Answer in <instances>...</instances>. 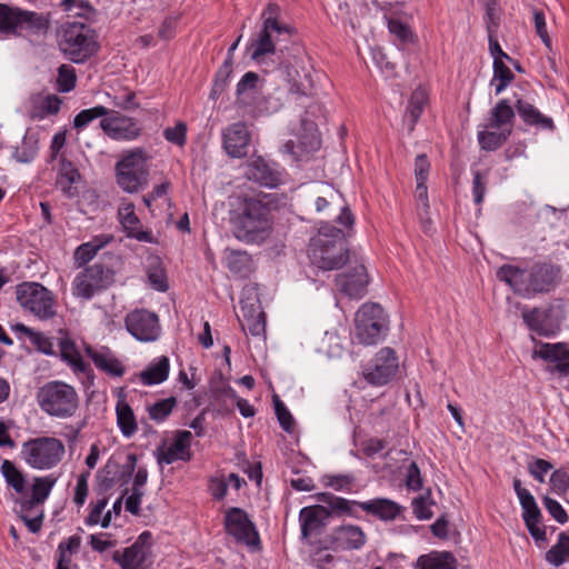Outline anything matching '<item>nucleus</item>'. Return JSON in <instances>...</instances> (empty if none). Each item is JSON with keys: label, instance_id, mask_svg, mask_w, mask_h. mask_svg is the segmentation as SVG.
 Wrapping results in <instances>:
<instances>
[{"label": "nucleus", "instance_id": "nucleus-1", "mask_svg": "<svg viewBox=\"0 0 569 569\" xmlns=\"http://www.w3.org/2000/svg\"><path fill=\"white\" fill-rule=\"evenodd\" d=\"M273 197L269 193L240 194L231 203L229 222L236 239L261 244L273 231Z\"/></svg>", "mask_w": 569, "mask_h": 569}, {"label": "nucleus", "instance_id": "nucleus-2", "mask_svg": "<svg viewBox=\"0 0 569 569\" xmlns=\"http://www.w3.org/2000/svg\"><path fill=\"white\" fill-rule=\"evenodd\" d=\"M560 274V267L551 262H536L528 272L512 264H502L497 270V278L522 297L550 292L558 284Z\"/></svg>", "mask_w": 569, "mask_h": 569}, {"label": "nucleus", "instance_id": "nucleus-3", "mask_svg": "<svg viewBox=\"0 0 569 569\" xmlns=\"http://www.w3.org/2000/svg\"><path fill=\"white\" fill-rule=\"evenodd\" d=\"M308 253L312 264L321 270L342 268L350 258L345 231L329 222L322 223L310 240Z\"/></svg>", "mask_w": 569, "mask_h": 569}, {"label": "nucleus", "instance_id": "nucleus-4", "mask_svg": "<svg viewBox=\"0 0 569 569\" xmlns=\"http://www.w3.org/2000/svg\"><path fill=\"white\" fill-rule=\"evenodd\" d=\"M99 34L84 22H66L58 34V46L64 58L72 63L83 64L100 51Z\"/></svg>", "mask_w": 569, "mask_h": 569}, {"label": "nucleus", "instance_id": "nucleus-5", "mask_svg": "<svg viewBox=\"0 0 569 569\" xmlns=\"http://www.w3.org/2000/svg\"><path fill=\"white\" fill-rule=\"evenodd\" d=\"M38 405L49 416L66 419L77 412L79 396L72 386L53 380L39 389Z\"/></svg>", "mask_w": 569, "mask_h": 569}, {"label": "nucleus", "instance_id": "nucleus-6", "mask_svg": "<svg viewBox=\"0 0 569 569\" xmlns=\"http://www.w3.org/2000/svg\"><path fill=\"white\" fill-rule=\"evenodd\" d=\"M389 331V320L383 308L376 302L363 303L355 317V333L359 343L377 345Z\"/></svg>", "mask_w": 569, "mask_h": 569}, {"label": "nucleus", "instance_id": "nucleus-7", "mask_svg": "<svg viewBox=\"0 0 569 569\" xmlns=\"http://www.w3.org/2000/svg\"><path fill=\"white\" fill-rule=\"evenodd\" d=\"M150 157L142 149H134L124 154L116 164L117 183L128 193L143 190L149 182Z\"/></svg>", "mask_w": 569, "mask_h": 569}, {"label": "nucleus", "instance_id": "nucleus-8", "mask_svg": "<svg viewBox=\"0 0 569 569\" xmlns=\"http://www.w3.org/2000/svg\"><path fill=\"white\" fill-rule=\"evenodd\" d=\"M114 272L102 263H93L77 274L72 283L73 295L86 300L113 282Z\"/></svg>", "mask_w": 569, "mask_h": 569}, {"label": "nucleus", "instance_id": "nucleus-9", "mask_svg": "<svg viewBox=\"0 0 569 569\" xmlns=\"http://www.w3.org/2000/svg\"><path fill=\"white\" fill-rule=\"evenodd\" d=\"M398 368L399 362L396 351L390 347H385L363 366L362 376L369 385L381 387L395 377Z\"/></svg>", "mask_w": 569, "mask_h": 569}, {"label": "nucleus", "instance_id": "nucleus-10", "mask_svg": "<svg viewBox=\"0 0 569 569\" xmlns=\"http://www.w3.org/2000/svg\"><path fill=\"white\" fill-rule=\"evenodd\" d=\"M223 527L226 532L233 537L237 542L248 546L260 545L256 525L250 520L248 513L239 507H231L227 510Z\"/></svg>", "mask_w": 569, "mask_h": 569}, {"label": "nucleus", "instance_id": "nucleus-11", "mask_svg": "<svg viewBox=\"0 0 569 569\" xmlns=\"http://www.w3.org/2000/svg\"><path fill=\"white\" fill-rule=\"evenodd\" d=\"M151 532L143 531L137 540L120 553L114 551L112 559L120 565L121 569H149L151 557Z\"/></svg>", "mask_w": 569, "mask_h": 569}, {"label": "nucleus", "instance_id": "nucleus-12", "mask_svg": "<svg viewBox=\"0 0 569 569\" xmlns=\"http://www.w3.org/2000/svg\"><path fill=\"white\" fill-rule=\"evenodd\" d=\"M244 176L260 187L276 189L283 183L284 169L278 162L259 156L246 164Z\"/></svg>", "mask_w": 569, "mask_h": 569}, {"label": "nucleus", "instance_id": "nucleus-13", "mask_svg": "<svg viewBox=\"0 0 569 569\" xmlns=\"http://www.w3.org/2000/svg\"><path fill=\"white\" fill-rule=\"evenodd\" d=\"M124 325L128 332L141 342H152L160 337L159 317L147 309L130 311L126 316Z\"/></svg>", "mask_w": 569, "mask_h": 569}, {"label": "nucleus", "instance_id": "nucleus-14", "mask_svg": "<svg viewBox=\"0 0 569 569\" xmlns=\"http://www.w3.org/2000/svg\"><path fill=\"white\" fill-rule=\"evenodd\" d=\"M32 28H36V12L0 3V33L2 36L18 37Z\"/></svg>", "mask_w": 569, "mask_h": 569}, {"label": "nucleus", "instance_id": "nucleus-15", "mask_svg": "<svg viewBox=\"0 0 569 569\" xmlns=\"http://www.w3.org/2000/svg\"><path fill=\"white\" fill-rule=\"evenodd\" d=\"M323 542V548L335 552L359 550L366 545L367 536L359 526L343 525L335 528Z\"/></svg>", "mask_w": 569, "mask_h": 569}, {"label": "nucleus", "instance_id": "nucleus-16", "mask_svg": "<svg viewBox=\"0 0 569 569\" xmlns=\"http://www.w3.org/2000/svg\"><path fill=\"white\" fill-rule=\"evenodd\" d=\"M292 30H282L262 26L256 39L251 40V59L261 63L267 54H273L277 50V42L288 40Z\"/></svg>", "mask_w": 569, "mask_h": 569}, {"label": "nucleus", "instance_id": "nucleus-17", "mask_svg": "<svg viewBox=\"0 0 569 569\" xmlns=\"http://www.w3.org/2000/svg\"><path fill=\"white\" fill-rule=\"evenodd\" d=\"M368 273L362 263L350 267L348 271L338 273L335 279L337 289L349 298L360 299L367 292Z\"/></svg>", "mask_w": 569, "mask_h": 569}, {"label": "nucleus", "instance_id": "nucleus-18", "mask_svg": "<svg viewBox=\"0 0 569 569\" xmlns=\"http://www.w3.org/2000/svg\"><path fill=\"white\" fill-rule=\"evenodd\" d=\"M118 219L127 238L139 242L158 243L151 229H142L140 218L134 212L132 202H122L118 208Z\"/></svg>", "mask_w": 569, "mask_h": 569}, {"label": "nucleus", "instance_id": "nucleus-19", "mask_svg": "<svg viewBox=\"0 0 569 569\" xmlns=\"http://www.w3.org/2000/svg\"><path fill=\"white\" fill-rule=\"evenodd\" d=\"M100 128L111 139L127 141L138 138L141 131L134 119L114 110H110V114L101 119Z\"/></svg>", "mask_w": 569, "mask_h": 569}, {"label": "nucleus", "instance_id": "nucleus-20", "mask_svg": "<svg viewBox=\"0 0 569 569\" xmlns=\"http://www.w3.org/2000/svg\"><path fill=\"white\" fill-rule=\"evenodd\" d=\"M250 132L244 122H234L222 131V146L231 158L240 159L248 154Z\"/></svg>", "mask_w": 569, "mask_h": 569}, {"label": "nucleus", "instance_id": "nucleus-21", "mask_svg": "<svg viewBox=\"0 0 569 569\" xmlns=\"http://www.w3.org/2000/svg\"><path fill=\"white\" fill-rule=\"evenodd\" d=\"M191 439L192 433L190 431H177L174 441L169 448H166L164 445L157 448L154 456L158 465H171L177 460L189 461L191 459Z\"/></svg>", "mask_w": 569, "mask_h": 569}, {"label": "nucleus", "instance_id": "nucleus-22", "mask_svg": "<svg viewBox=\"0 0 569 569\" xmlns=\"http://www.w3.org/2000/svg\"><path fill=\"white\" fill-rule=\"evenodd\" d=\"M331 511L322 505L303 507L299 512L301 538L308 539L311 535H319L327 527Z\"/></svg>", "mask_w": 569, "mask_h": 569}, {"label": "nucleus", "instance_id": "nucleus-23", "mask_svg": "<svg viewBox=\"0 0 569 569\" xmlns=\"http://www.w3.org/2000/svg\"><path fill=\"white\" fill-rule=\"evenodd\" d=\"M535 355L553 367H548L550 372H558L560 376H569V349L565 343L541 342Z\"/></svg>", "mask_w": 569, "mask_h": 569}, {"label": "nucleus", "instance_id": "nucleus-24", "mask_svg": "<svg viewBox=\"0 0 569 569\" xmlns=\"http://www.w3.org/2000/svg\"><path fill=\"white\" fill-rule=\"evenodd\" d=\"M81 181L82 176L77 164L62 153L59 158L57 186L67 198L73 199L79 196L78 184Z\"/></svg>", "mask_w": 569, "mask_h": 569}, {"label": "nucleus", "instance_id": "nucleus-25", "mask_svg": "<svg viewBox=\"0 0 569 569\" xmlns=\"http://www.w3.org/2000/svg\"><path fill=\"white\" fill-rule=\"evenodd\" d=\"M520 507L522 509V520L532 539L537 543H546L548 540L546 526L542 522V512L535 497H530L528 501L520 502Z\"/></svg>", "mask_w": 569, "mask_h": 569}, {"label": "nucleus", "instance_id": "nucleus-26", "mask_svg": "<svg viewBox=\"0 0 569 569\" xmlns=\"http://www.w3.org/2000/svg\"><path fill=\"white\" fill-rule=\"evenodd\" d=\"M86 353L94 366L108 376L122 377L126 373V367L109 348L103 347L97 350L92 347H87Z\"/></svg>", "mask_w": 569, "mask_h": 569}, {"label": "nucleus", "instance_id": "nucleus-27", "mask_svg": "<svg viewBox=\"0 0 569 569\" xmlns=\"http://www.w3.org/2000/svg\"><path fill=\"white\" fill-rule=\"evenodd\" d=\"M552 312V307H535L531 310L523 311L522 319L531 331L542 337H550L555 333L551 320Z\"/></svg>", "mask_w": 569, "mask_h": 569}, {"label": "nucleus", "instance_id": "nucleus-28", "mask_svg": "<svg viewBox=\"0 0 569 569\" xmlns=\"http://www.w3.org/2000/svg\"><path fill=\"white\" fill-rule=\"evenodd\" d=\"M317 501L326 503L327 508L332 515L337 516H349L356 519H360L358 509H360L361 501L349 500L342 497L335 496L331 492H319L313 496Z\"/></svg>", "mask_w": 569, "mask_h": 569}, {"label": "nucleus", "instance_id": "nucleus-29", "mask_svg": "<svg viewBox=\"0 0 569 569\" xmlns=\"http://www.w3.org/2000/svg\"><path fill=\"white\" fill-rule=\"evenodd\" d=\"M64 453L63 443L56 438H38V469L56 466Z\"/></svg>", "mask_w": 569, "mask_h": 569}, {"label": "nucleus", "instance_id": "nucleus-30", "mask_svg": "<svg viewBox=\"0 0 569 569\" xmlns=\"http://www.w3.org/2000/svg\"><path fill=\"white\" fill-rule=\"evenodd\" d=\"M360 509L382 521H393L401 512L402 507L388 498H375L363 501Z\"/></svg>", "mask_w": 569, "mask_h": 569}, {"label": "nucleus", "instance_id": "nucleus-31", "mask_svg": "<svg viewBox=\"0 0 569 569\" xmlns=\"http://www.w3.org/2000/svg\"><path fill=\"white\" fill-rule=\"evenodd\" d=\"M516 110L519 117L527 126L538 127L543 130L553 131L555 123L553 120L547 116H543L533 104L530 102L517 99L516 101Z\"/></svg>", "mask_w": 569, "mask_h": 569}, {"label": "nucleus", "instance_id": "nucleus-32", "mask_svg": "<svg viewBox=\"0 0 569 569\" xmlns=\"http://www.w3.org/2000/svg\"><path fill=\"white\" fill-rule=\"evenodd\" d=\"M14 502V512L18 515L19 519L26 527V531L29 535L36 533V516L31 515L36 508V480L30 486L28 497L16 498Z\"/></svg>", "mask_w": 569, "mask_h": 569}, {"label": "nucleus", "instance_id": "nucleus-33", "mask_svg": "<svg viewBox=\"0 0 569 569\" xmlns=\"http://www.w3.org/2000/svg\"><path fill=\"white\" fill-rule=\"evenodd\" d=\"M170 371V361L167 356H161L152 360L139 375L144 386L162 383L168 379Z\"/></svg>", "mask_w": 569, "mask_h": 569}, {"label": "nucleus", "instance_id": "nucleus-34", "mask_svg": "<svg viewBox=\"0 0 569 569\" xmlns=\"http://www.w3.org/2000/svg\"><path fill=\"white\" fill-rule=\"evenodd\" d=\"M515 110L508 99L499 100L496 106L490 110L488 122L485 128L490 129H507L512 127L515 121Z\"/></svg>", "mask_w": 569, "mask_h": 569}, {"label": "nucleus", "instance_id": "nucleus-35", "mask_svg": "<svg viewBox=\"0 0 569 569\" xmlns=\"http://www.w3.org/2000/svg\"><path fill=\"white\" fill-rule=\"evenodd\" d=\"M259 82L260 77L253 71H248L241 77L236 88L234 104L238 108L250 104V100L254 98Z\"/></svg>", "mask_w": 569, "mask_h": 569}, {"label": "nucleus", "instance_id": "nucleus-36", "mask_svg": "<svg viewBox=\"0 0 569 569\" xmlns=\"http://www.w3.org/2000/svg\"><path fill=\"white\" fill-rule=\"evenodd\" d=\"M110 234H99L80 244L74 251V263L80 268L87 264L97 252L112 241Z\"/></svg>", "mask_w": 569, "mask_h": 569}, {"label": "nucleus", "instance_id": "nucleus-37", "mask_svg": "<svg viewBox=\"0 0 569 569\" xmlns=\"http://www.w3.org/2000/svg\"><path fill=\"white\" fill-rule=\"evenodd\" d=\"M458 561L449 551H433L417 559L418 569H457Z\"/></svg>", "mask_w": 569, "mask_h": 569}, {"label": "nucleus", "instance_id": "nucleus-38", "mask_svg": "<svg viewBox=\"0 0 569 569\" xmlns=\"http://www.w3.org/2000/svg\"><path fill=\"white\" fill-rule=\"evenodd\" d=\"M226 266L231 273L247 278L252 270V259L244 250L226 249Z\"/></svg>", "mask_w": 569, "mask_h": 569}, {"label": "nucleus", "instance_id": "nucleus-39", "mask_svg": "<svg viewBox=\"0 0 569 569\" xmlns=\"http://www.w3.org/2000/svg\"><path fill=\"white\" fill-rule=\"evenodd\" d=\"M512 129H500V131L480 130L477 139L480 149L485 151H496L501 148L510 138Z\"/></svg>", "mask_w": 569, "mask_h": 569}, {"label": "nucleus", "instance_id": "nucleus-40", "mask_svg": "<svg viewBox=\"0 0 569 569\" xmlns=\"http://www.w3.org/2000/svg\"><path fill=\"white\" fill-rule=\"evenodd\" d=\"M116 413L117 423L122 435L127 438L133 436L138 430V426L131 407L124 400H120L117 402Z\"/></svg>", "mask_w": 569, "mask_h": 569}, {"label": "nucleus", "instance_id": "nucleus-41", "mask_svg": "<svg viewBox=\"0 0 569 569\" xmlns=\"http://www.w3.org/2000/svg\"><path fill=\"white\" fill-rule=\"evenodd\" d=\"M117 461L109 459L106 465L96 475L97 495H106L116 485Z\"/></svg>", "mask_w": 569, "mask_h": 569}, {"label": "nucleus", "instance_id": "nucleus-42", "mask_svg": "<svg viewBox=\"0 0 569 569\" xmlns=\"http://www.w3.org/2000/svg\"><path fill=\"white\" fill-rule=\"evenodd\" d=\"M569 559V531H562L558 535V541L553 545L545 556L548 563L553 567H560Z\"/></svg>", "mask_w": 569, "mask_h": 569}, {"label": "nucleus", "instance_id": "nucleus-43", "mask_svg": "<svg viewBox=\"0 0 569 569\" xmlns=\"http://www.w3.org/2000/svg\"><path fill=\"white\" fill-rule=\"evenodd\" d=\"M1 473L9 487L22 495L26 490L27 479L13 462L4 459L1 465Z\"/></svg>", "mask_w": 569, "mask_h": 569}, {"label": "nucleus", "instance_id": "nucleus-44", "mask_svg": "<svg viewBox=\"0 0 569 569\" xmlns=\"http://www.w3.org/2000/svg\"><path fill=\"white\" fill-rule=\"evenodd\" d=\"M493 77L491 84H495V93L500 94L515 80V74L505 61H496L492 63Z\"/></svg>", "mask_w": 569, "mask_h": 569}, {"label": "nucleus", "instance_id": "nucleus-45", "mask_svg": "<svg viewBox=\"0 0 569 569\" xmlns=\"http://www.w3.org/2000/svg\"><path fill=\"white\" fill-rule=\"evenodd\" d=\"M301 129L303 133L300 136V143L303 150L307 152L317 151L320 148V139L315 121L302 118Z\"/></svg>", "mask_w": 569, "mask_h": 569}, {"label": "nucleus", "instance_id": "nucleus-46", "mask_svg": "<svg viewBox=\"0 0 569 569\" xmlns=\"http://www.w3.org/2000/svg\"><path fill=\"white\" fill-rule=\"evenodd\" d=\"M110 110L103 106H96L90 109L81 110L73 119V128L77 131L84 129L90 122L98 118H107Z\"/></svg>", "mask_w": 569, "mask_h": 569}, {"label": "nucleus", "instance_id": "nucleus-47", "mask_svg": "<svg viewBox=\"0 0 569 569\" xmlns=\"http://www.w3.org/2000/svg\"><path fill=\"white\" fill-rule=\"evenodd\" d=\"M387 27L389 32L399 41L400 44L406 46L416 40V36L410 26L396 18H387Z\"/></svg>", "mask_w": 569, "mask_h": 569}, {"label": "nucleus", "instance_id": "nucleus-48", "mask_svg": "<svg viewBox=\"0 0 569 569\" xmlns=\"http://www.w3.org/2000/svg\"><path fill=\"white\" fill-rule=\"evenodd\" d=\"M54 315L53 293L38 282V319H50Z\"/></svg>", "mask_w": 569, "mask_h": 569}, {"label": "nucleus", "instance_id": "nucleus-49", "mask_svg": "<svg viewBox=\"0 0 569 569\" xmlns=\"http://www.w3.org/2000/svg\"><path fill=\"white\" fill-rule=\"evenodd\" d=\"M256 310L243 313V321L241 322L242 329L247 330L253 337H263L266 332V316L263 311Z\"/></svg>", "mask_w": 569, "mask_h": 569}, {"label": "nucleus", "instance_id": "nucleus-50", "mask_svg": "<svg viewBox=\"0 0 569 569\" xmlns=\"http://www.w3.org/2000/svg\"><path fill=\"white\" fill-rule=\"evenodd\" d=\"M176 406H177L176 397H169L166 399H161L148 407L149 417L151 420H153L156 422H162L171 415V412Z\"/></svg>", "mask_w": 569, "mask_h": 569}, {"label": "nucleus", "instance_id": "nucleus-51", "mask_svg": "<svg viewBox=\"0 0 569 569\" xmlns=\"http://www.w3.org/2000/svg\"><path fill=\"white\" fill-rule=\"evenodd\" d=\"M61 8L66 12H73L76 17L87 20L94 16L96 10L88 0H61Z\"/></svg>", "mask_w": 569, "mask_h": 569}, {"label": "nucleus", "instance_id": "nucleus-52", "mask_svg": "<svg viewBox=\"0 0 569 569\" xmlns=\"http://www.w3.org/2000/svg\"><path fill=\"white\" fill-rule=\"evenodd\" d=\"M77 83V74L73 67L70 64H61L58 68L57 89L59 92H70L74 89Z\"/></svg>", "mask_w": 569, "mask_h": 569}, {"label": "nucleus", "instance_id": "nucleus-53", "mask_svg": "<svg viewBox=\"0 0 569 569\" xmlns=\"http://www.w3.org/2000/svg\"><path fill=\"white\" fill-rule=\"evenodd\" d=\"M17 300L27 310L36 313V282H23L17 287Z\"/></svg>", "mask_w": 569, "mask_h": 569}, {"label": "nucleus", "instance_id": "nucleus-54", "mask_svg": "<svg viewBox=\"0 0 569 569\" xmlns=\"http://www.w3.org/2000/svg\"><path fill=\"white\" fill-rule=\"evenodd\" d=\"M62 103L63 100L59 96L47 94L41 101L38 102V120H42L48 116L58 114Z\"/></svg>", "mask_w": 569, "mask_h": 569}, {"label": "nucleus", "instance_id": "nucleus-55", "mask_svg": "<svg viewBox=\"0 0 569 569\" xmlns=\"http://www.w3.org/2000/svg\"><path fill=\"white\" fill-rule=\"evenodd\" d=\"M425 106V96L421 92H413L406 110V118H409V129L413 130L420 119Z\"/></svg>", "mask_w": 569, "mask_h": 569}, {"label": "nucleus", "instance_id": "nucleus-56", "mask_svg": "<svg viewBox=\"0 0 569 569\" xmlns=\"http://www.w3.org/2000/svg\"><path fill=\"white\" fill-rule=\"evenodd\" d=\"M281 8L274 2H269L261 13L262 26L268 24L270 28L282 30H292L289 26L279 21Z\"/></svg>", "mask_w": 569, "mask_h": 569}, {"label": "nucleus", "instance_id": "nucleus-57", "mask_svg": "<svg viewBox=\"0 0 569 569\" xmlns=\"http://www.w3.org/2000/svg\"><path fill=\"white\" fill-rule=\"evenodd\" d=\"M273 406H274V412L277 415L279 425L281 428L287 431L291 432L293 429V417L286 407V405L279 399L278 396L273 397Z\"/></svg>", "mask_w": 569, "mask_h": 569}, {"label": "nucleus", "instance_id": "nucleus-58", "mask_svg": "<svg viewBox=\"0 0 569 569\" xmlns=\"http://www.w3.org/2000/svg\"><path fill=\"white\" fill-rule=\"evenodd\" d=\"M485 23L488 34L497 33L500 24V16L496 0H486Z\"/></svg>", "mask_w": 569, "mask_h": 569}, {"label": "nucleus", "instance_id": "nucleus-59", "mask_svg": "<svg viewBox=\"0 0 569 569\" xmlns=\"http://www.w3.org/2000/svg\"><path fill=\"white\" fill-rule=\"evenodd\" d=\"M487 178H488L487 171H485V172H482L480 170L473 171L472 194H473V200H475L476 204H481L485 199V194L487 191Z\"/></svg>", "mask_w": 569, "mask_h": 569}, {"label": "nucleus", "instance_id": "nucleus-60", "mask_svg": "<svg viewBox=\"0 0 569 569\" xmlns=\"http://www.w3.org/2000/svg\"><path fill=\"white\" fill-rule=\"evenodd\" d=\"M147 277L150 286L160 292H166L169 288L166 272L159 266L150 267L147 271Z\"/></svg>", "mask_w": 569, "mask_h": 569}, {"label": "nucleus", "instance_id": "nucleus-61", "mask_svg": "<svg viewBox=\"0 0 569 569\" xmlns=\"http://www.w3.org/2000/svg\"><path fill=\"white\" fill-rule=\"evenodd\" d=\"M163 137L167 141L182 147L187 141V126L178 122L174 127H168L163 130Z\"/></svg>", "mask_w": 569, "mask_h": 569}, {"label": "nucleus", "instance_id": "nucleus-62", "mask_svg": "<svg viewBox=\"0 0 569 569\" xmlns=\"http://www.w3.org/2000/svg\"><path fill=\"white\" fill-rule=\"evenodd\" d=\"M542 502L549 515L560 525L568 521L569 517L563 507L556 500L548 496L542 498Z\"/></svg>", "mask_w": 569, "mask_h": 569}, {"label": "nucleus", "instance_id": "nucleus-63", "mask_svg": "<svg viewBox=\"0 0 569 569\" xmlns=\"http://www.w3.org/2000/svg\"><path fill=\"white\" fill-rule=\"evenodd\" d=\"M549 483L552 491L563 495L569 489V473L563 469H557L551 473Z\"/></svg>", "mask_w": 569, "mask_h": 569}, {"label": "nucleus", "instance_id": "nucleus-64", "mask_svg": "<svg viewBox=\"0 0 569 569\" xmlns=\"http://www.w3.org/2000/svg\"><path fill=\"white\" fill-rule=\"evenodd\" d=\"M326 486L335 489L336 491H350L356 478L353 475H331L327 476Z\"/></svg>", "mask_w": 569, "mask_h": 569}]
</instances>
